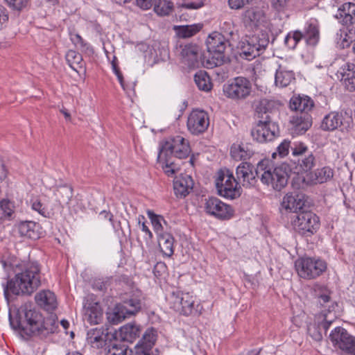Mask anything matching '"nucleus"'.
<instances>
[{"mask_svg":"<svg viewBox=\"0 0 355 355\" xmlns=\"http://www.w3.org/2000/svg\"><path fill=\"white\" fill-rule=\"evenodd\" d=\"M9 322L14 330L18 331L21 336H26L27 338H46L55 333L59 327L56 315L44 317L32 303L21 305L14 314L10 312Z\"/></svg>","mask_w":355,"mask_h":355,"instance_id":"1","label":"nucleus"},{"mask_svg":"<svg viewBox=\"0 0 355 355\" xmlns=\"http://www.w3.org/2000/svg\"><path fill=\"white\" fill-rule=\"evenodd\" d=\"M13 276H8L3 288L8 303L17 297H29L41 286V266L37 261L17 264L12 269Z\"/></svg>","mask_w":355,"mask_h":355,"instance_id":"2","label":"nucleus"},{"mask_svg":"<svg viewBox=\"0 0 355 355\" xmlns=\"http://www.w3.org/2000/svg\"><path fill=\"white\" fill-rule=\"evenodd\" d=\"M114 283L116 288L121 290L119 293L121 302L116 304L112 309V325L121 323L141 309V300L133 297L135 292L140 291L137 288L131 275L116 271Z\"/></svg>","mask_w":355,"mask_h":355,"instance_id":"3","label":"nucleus"},{"mask_svg":"<svg viewBox=\"0 0 355 355\" xmlns=\"http://www.w3.org/2000/svg\"><path fill=\"white\" fill-rule=\"evenodd\" d=\"M291 171V168L288 164L283 163L273 167L270 166L268 159L260 161L255 168L256 175L261 182L267 186H271L274 190L278 191L288 184Z\"/></svg>","mask_w":355,"mask_h":355,"instance_id":"4","label":"nucleus"},{"mask_svg":"<svg viewBox=\"0 0 355 355\" xmlns=\"http://www.w3.org/2000/svg\"><path fill=\"white\" fill-rule=\"evenodd\" d=\"M291 110L299 112L290 120L293 133L304 134L312 125L313 119L309 112L314 107L313 101L308 96H293L289 103Z\"/></svg>","mask_w":355,"mask_h":355,"instance_id":"5","label":"nucleus"},{"mask_svg":"<svg viewBox=\"0 0 355 355\" xmlns=\"http://www.w3.org/2000/svg\"><path fill=\"white\" fill-rule=\"evenodd\" d=\"M269 44V34L261 31L252 35H246L239 42L236 48L242 59L252 60L260 55Z\"/></svg>","mask_w":355,"mask_h":355,"instance_id":"6","label":"nucleus"},{"mask_svg":"<svg viewBox=\"0 0 355 355\" xmlns=\"http://www.w3.org/2000/svg\"><path fill=\"white\" fill-rule=\"evenodd\" d=\"M206 46L209 53L207 60L208 68L221 66L230 61L226 55V50L230 46L222 33L214 31L209 34L206 40Z\"/></svg>","mask_w":355,"mask_h":355,"instance_id":"7","label":"nucleus"},{"mask_svg":"<svg viewBox=\"0 0 355 355\" xmlns=\"http://www.w3.org/2000/svg\"><path fill=\"white\" fill-rule=\"evenodd\" d=\"M353 123L351 110L333 111L325 115L320 123V128L324 131L332 132L340 128L341 131H348Z\"/></svg>","mask_w":355,"mask_h":355,"instance_id":"8","label":"nucleus"},{"mask_svg":"<svg viewBox=\"0 0 355 355\" xmlns=\"http://www.w3.org/2000/svg\"><path fill=\"white\" fill-rule=\"evenodd\" d=\"M295 231L304 237H311L320 227V218L311 211L304 210L295 216L293 221Z\"/></svg>","mask_w":355,"mask_h":355,"instance_id":"9","label":"nucleus"},{"mask_svg":"<svg viewBox=\"0 0 355 355\" xmlns=\"http://www.w3.org/2000/svg\"><path fill=\"white\" fill-rule=\"evenodd\" d=\"M297 274L306 279H315L327 270V263L320 259L301 257L295 262Z\"/></svg>","mask_w":355,"mask_h":355,"instance_id":"10","label":"nucleus"},{"mask_svg":"<svg viewBox=\"0 0 355 355\" xmlns=\"http://www.w3.org/2000/svg\"><path fill=\"white\" fill-rule=\"evenodd\" d=\"M224 95L234 101L246 99L251 94V81L243 76H237L229 80L223 87Z\"/></svg>","mask_w":355,"mask_h":355,"instance_id":"11","label":"nucleus"},{"mask_svg":"<svg viewBox=\"0 0 355 355\" xmlns=\"http://www.w3.org/2000/svg\"><path fill=\"white\" fill-rule=\"evenodd\" d=\"M279 134V125L273 122L272 117H265L259 120L251 129L250 135L254 141L258 143H266L272 141Z\"/></svg>","mask_w":355,"mask_h":355,"instance_id":"12","label":"nucleus"},{"mask_svg":"<svg viewBox=\"0 0 355 355\" xmlns=\"http://www.w3.org/2000/svg\"><path fill=\"white\" fill-rule=\"evenodd\" d=\"M329 339L340 355H355V336L345 328L335 327L329 334Z\"/></svg>","mask_w":355,"mask_h":355,"instance_id":"13","label":"nucleus"},{"mask_svg":"<svg viewBox=\"0 0 355 355\" xmlns=\"http://www.w3.org/2000/svg\"><path fill=\"white\" fill-rule=\"evenodd\" d=\"M191 152L189 143L183 137L177 135L169 138L159 148L158 159L162 155L173 156L178 159L187 158Z\"/></svg>","mask_w":355,"mask_h":355,"instance_id":"14","label":"nucleus"},{"mask_svg":"<svg viewBox=\"0 0 355 355\" xmlns=\"http://www.w3.org/2000/svg\"><path fill=\"white\" fill-rule=\"evenodd\" d=\"M141 333V327L136 323H128L112 332V352L120 353L121 343H132Z\"/></svg>","mask_w":355,"mask_h":355,"instance_id":"15","label":"nucleus"},{"mask_svg":"<svg viewBox=\"0 0 355 355\" xmlns=\"http://www.w3.org/2000/svg\"><path fill=\"white\" fill-rule=\"evenodd\" d=\"M204 207L207 214L220 220H229L234 214V209L232 206L224 203L216 197L205 199Z\"/></svg>","mask_w":355,"mask_h":355,"instance_id":"16","label":"nucleus"},{"mask_svg":"<svg viewBox=\"0 0 355 355\" xmlns=\"http://www.w3.org/2000/svg\"><path fill=\"white\" fill-rule=\"evenodd\" d=\"M108 327L101 329L94 328L87 331V339L88 342L98 349H102L103 351L100 352L101 354L110 355L111 352V338L110 337V332Z\"/></svg>","mask_w":355,"mask_h":355,"instance_id":"17","label":"nucleus"},{"mask_svg":"<svg viewBox=\"0 0 355 355\" xmlns=\"http://www.w3.org/2000/svg\"><path fill=\"white\" fill-rule=\"evenodd\" d=\"M209 125L208 114L204 110H193L187 119V128L189 132L194 135H198L207 130Z\"/></svg>","mask_w":355,"mask_h":355,"instance_id":"18","label":"nucleus"},{"mask_svg":"<svg viewBox=\"0 0 355 355\" xmlns=\"http://www.w3.org/2000/svg\"><path fill=\"white\" fill-rule=\"evenodd\" d=\"M241 19L246 28L254 30L266 23L267 17L262 8L254 6L246 9L243 12Z\"/></svg>","mask_w":355,"mask_h":355,"instance_id":"19","label":"nucleus"},{"mask_svg":"<svg viewBox=\"0 0 355 355\" xmlns=\"http://www.w3.org/2000/svg\"><path fill=\"white\" fill-rule=\"evenodd\" d=\"M307 196L302 192L293 191L287 193L283 198L282 206L286 211L297 214L306 207Z\"/></svg>","mask_w":355,"mask_h":355,"instance_id":"20","label":"nucleus"},{"mask_svg":"<svg viewBox=\"0 0 355 355\" xmlns=\"http://www.w3.org/2000/svg\"><path fill=\"white\" fill-rule=\"evenodd\" d=\"M83 307L87 320L91 324H97L102 321L103 311L94 295L85 297Z\"/></svg>","mask_w":355,"mask_h":355,"instance_id":"21","label":"nucleus"},{"mask_svg":"<svg viewBox=\"0 0 355 355\" xmlns=\"http://www.w3.org/2000/svg\"><path fill=\"white\" fill-rule=\"evenodd\" d=\"M156 333L157 331L153 327L148 328L135 345L133 355H156L152 352L156 341Z\"/></svg>","mask_w":355,"mask_h":355,"instance_id":"22","label":"nucleus"},{"mask_svg":"<svg viewBox=\"0 0 355 355\" xmlns=\"http://www.w3.org/2000/svg\"><path fill=\"white\" fill-rule=\"evenodd\" d=\"M223 181H224V173L222 171H218L215 184L219 196L229 200H234L241 196L242 189L239 183L223 186Z\"/></svg>","mask_w":355,"mask_h":355,"instance_id":"23","label":"nucleus"},{"mask_svg":"<svg viewBox=\"0 0 355 355\" xmlns=\"http://www.w3.org/2000/svg\"><path fill=\"white\" fill-rule=\"evenodd\" d=\"M254 166L249 162H242L236 170V174L239 180H242V184L245 187H250L255 185L257 182L255 171H253Z\"/></svg>","mask_w":355,"mask_h":355,"instance_id":"24","label":"nucleus"},{"mask_svg":"<svg viewBox=\"0 0 355 355\" xmlns=\"http://www.w3.org/2000/svg\"><path fill=\"white\" fill-rule=\"evenodd\" d=\"M194 182L191 176L187 174L176 177L173 181V189L178 198H185L192 190Z\"/></svg>","mask_w":355,"mask_h":355,"instance_id":"25","label":"nucleus"},{"mask_svg":"<svg viewBox=\"0 0 355 355\" xmlns=\"http://www.w3.org/2000/svg\"><path fill=\"white\" fill-rule=\"evenodd\" d=\"M338 78L343 82L346 89L349 92L355 91V64L350 62L345 63L337 73Z\"/></svg>","mask_w":355,"mask_h":355,"instance_id":"26","label":"nucleus"},{"mask_svg":"<svg viewBox=\"0 0 355 355\" xmlns=\"http://www.w3.org/2000/svg\"><path fill=\"white\" fill-rule=\"evenodd\" d=\"M37 304L49 313L57 309L58 303L54 293L47 290L42 291L35 295Z\"/></svg>","mask_w":355,"mask_h":355,"instance_id":"27","label":"nucleus"},{"mask_svg":"<svg viewBox=\"0 0 355 355\" xmlns=\"http://www.w3.org/2000/svg\"><path fill=\"white\" fill-rule=\"evenodd\" d=\"M335 17L343 25L349 26L355 23V3L346 2L338 9Z\"/></svg>","mask_w":355,"mask_h":355,"instance_id":"28","label":"nucleus"},{"mask_svg":"<svg viewBox=\"0 0 355 355\" xmlns=\"http://www.w3.org/2000/svg\"><path fill=\"white\" fill-rule=\"evenodd\" d=\"M291 161L294 164H297L295 166L297 173H306L307 175L311 174V170L315 166V157L312 151L309 150L303 155V157H298V159H292Z\"/></svg>","mask_w":355,"mask_h":355,"instance_id":"29","label":"nucleus"},{"mask_svg":"<svg viewBox=\"0 0 355 355\" xmlns=\"http://www.w3.org/2000/svg\"><path fill=\"white\" fill-rule=\"evenodd\" d=\"M278 111L275 101L263 98L255 103L254 115L259 120H264L265 117H271L270 114Z\"/></svg>","mask_w":355,"mask_h":355,"instance_id":"30","label":"nucleus"},{"mask_svg":"<svg viewBox=\"0 0 355 355\" xmlns=\"http://www.w3.org/2000/svg\"><path fill=\"white\" fill-rule=\"evenodd\" d=\"M304 40L306 44L315 46L320 39L319 26L316 21L307 22L302 31Z\"/></svg>","mask_w":355,"mask_h":355,"instance_id":"31","label":"nucleus"},{"mask_svg":"<svg viewBox=\"0 0 355 355\" xmlns=\"http://www.w3.org/2000/svg\"><path fill=\"white\" fill-rule=\"evenodd\" d=\"M200 48L196 44H189L185 45L181 51L184 62L189 67H195L199 62Z\"/></svg>","mask_w":355,"mask_h":355,"instance_id":"32","label":"nucleus"},{"mask_svg":"<svg viewBox=\"0 0 355 355\" xmlns=\"http://www.w3.org/2000/svg\"><path fill=\"white\" fill-rule=\"evenodd\" d=\"M159 247L161 252L166 257H171L174 253L175 239L171 233L164 232L157 235Z\"/></svg>","mask_w":355,"mask_h":355,"instance_id":"33","label":"nucleus"},{"mask_svg":"<svg viewBox=\"0 0 355 355\" xmlns=\"http://www.w3.org/2000/svg\"><path fill=\"white\" fill-rule=\"evenodd\" d=\"M17 228L19 235L22 237H26L32 240H37L40 237L38 231L39 225L35 222H21L19 223Z\"/></svg>","mask_w":355,"mask_h":355,"instance_id":"34","label":"nucleus"},{"mask_svg":"<svg viewBox=\"0 0 355 355\" xmlns=\"http://www.w3.org/2000/svg\"><path fill=\"white\" fill-rule=\"evenodd\" d=\"M293 80H295V73L291 70H287L285 67L279 65L276 70L275 82L276 85L285 87L288 86Z\"/></svg>","mask_w":355,"mask_h":355,"instance_id":"35","label":"nucleus"},{"mask_svg":"<svg viewBox=\"0 0 355 355\" xmlns=\"http://www.w3.org/2000/svg\"><path fill=\"white\" fill-rule=\"evenodd\" d=\"M202 27V24L199 23L193 24L191 25L175 26L174 30L180 38H188L195 35L198 32H200Z\"/></svg>","mask_w":355,"mask_h":355,"instance_id":"36","label":"nucleus"},{"mask_svg":"<svg viewBox=\"0 0 355 355\" xmlns=\"http://www.w3.org/2000/svg\"><path fill=\"white\" fill-rule=\"evenodd\" d=\"M230 153L232 157L236 159L245 160L254 155V150L248 145H234L231 147Z\"/></svg>","mask_w":355,"mask_h":355,"instance_id":"37","label":"nucleus"},{"mask_svg":"<svg viewBox=\"0 0 355 355\" xmlns=\"http://www.w3.org/2000/svg\"><path fill=\"white\" fill-rule=\"evenodd\" d=\"M194 80L200 90L209 92L212 87L211 78L205 71L200 70L194 75Z\"/></svg>","mask_w":355,"mask_h":355,"instance_id":"38","label":"nucleus"},{"mask_svg":"<svg viewBox=\"0 0 355 355\" xmlns=\"http://www.w3.org/2000/svg\"><path fill=\"white\" fill-rule=\"evenodd\" d=\"M334 176V171L329 166H324L321 168H318L314 173H311L310 178L312 181H315L317 183H324L331 180Z\"/></svg>","mask_w":355,"mask_h":355,"instance_id":"39","label":"nucleus"},{"mask_svg":"<svg viewBox=\"0 0 355 355\" xmlns=\"http://www.w3.org/2000/svg\"><path fill=\"white\" fill-rule=\"evenodd\" d=\"M229 28L223 29L222 35L225 37L226 43L228 44L230 49H232L240 38L239 31L234 26H230L227 24Z\"/></svg>","mask_w":355,"mask_h":355,"instance_id":"40","label":"nucleus"},{"mask_svg":"<svg viewBox=\"0 0 355 355\" xmlns=\"http://www.w3.org/2000/svg\"><path fill=\"white\" fill-rule=\"evenodd\" d=\"M194 302L191 295L189 293H184L181 302L182 309H180L179 313L187 316L191 315L194 311L197 312V310L194 309Z\"/></svg>","mask_w":355,"mask_h":355,"instance_id":"41","label":"nucleus"},{"mask_svg":"<svg viewBox=\"0 0 355 355\" xmlns=\"http://www.w3.org/2000/svg\"><path fill=\"white\" fill-rule=\"evenodd\" d=\"M154 11L160 16L168 15L173 9V3L168 0H156Z\"/></svg>","mask_w":355,"mask_h":355,"instance_id":"42","label":"nucleus"},{"mask_svg":"<svg viewBox=\"0 0 355 355\" xmlns=\"http://www.w3.org/2000/svg\"><path fill=\"white\" fill-rule=\"evenodd\" d=\"M55 195L60 202L68 204L73 196V189L67 184L59 186L56 189Z\"/></svg>","mask_w":355,"mask_h":355,"instance_id":"43","label":"nucleus"},{"mask_svg":"<svg viewBox=\"0 0 355 355\" xmlns=\"http://www.w3.org/2000/svg\"><path fill=\"white\" fill-rule=\"evenodd\" d=\"M65 58L67 63L73 69L76 70L75 66L80 68L83 67V56L78 52L73 50H69Z\"/></svg>","mask_w":355,"mask_h":355,"instance_id":"44","label":"nucleus"},{"mask_svg":"<svg viewBox=\"0 0 355 355\" xmlns=\"http://www.w3.org/2000/svg\"><path fill=\"white\" fill-rule=\"evenodd\" d=\"M147 214L153 226L154 230L155 231L157 234L158 235L159 233L164 232V227L162 225V221H163L165 225H166V222L164 220V217L162 216L161 215H157L155 214L151 210H148L147 211Z\"/></svg>","mask_w":355,"mask_h":355,"instance_id":"45","label":"nucleus"},{"mask_svg":"<svg viewBox=\"0 0 355 355\" xmlns=\"http://www.w3.org/2000/svg\"><path fill=\"white\" fill-rule=\"evenodd\" d=\"M13 205L10 200L3 199L0 201V220L9 218L14 213Z\"/></svg>","mask_w":355,"mask_h":355,"instance_id":"46","label":"nucleus"},{"mask_svg":"<svg viewBox=\"0 0 355 355\" xmlns=\"http://www.w3.org/2000/svg\"><path fill=\"white\" fill-rule=\"evenodd\" d=\"M184 293L180 291H173L168 297L171 308L179 312L181 308L182 297Z\"/></svg>","mask_w":355,"mask_h":355,"instance_id":"47","label":"nucleus"},{"mask_svg":"<svg viewBox=\"0 0 355 355\" xmlns=\"http://www.w3.org/2000/svg\"><path fill=\"white\" fill-rule=\"evenodd\" d=\"M291 153L293 157V159H298V157H303L304 154L309 153V150L306 144L302 142H295L291 146Z\"/></svg>","mask_w":355,"mask_h":355,"instance_id":"48","label":"nucleus"},{"mask_svg":"<svg viewBox=\"0 0 355 355\" xmlns=\"http://www.w3.org/2000/svg\"><path fill=\"white\" fill-rule=\"evenodd\" d=\"M318 322L310 323L307 326V333L313 340L319 342L322 340V332Z\"/></svg>","mask_w":355,"mask_h":355,"instance_id":"49","label":"nucleus"},{"mask_svg":"<svg viewBox=\"0 0 355 355\" xmlns=\"http://www.w3.org/2000/svg\"><path fill=\"white\" fill-rule=\"evenodd\" d=\"M7 6L14 11L20 12L27 7L29 0H4Z\"/></svg>","mask_w":355,"mask_h":355,"instance_id":"50","label":"nucleus"},{"mask_svg":"<svg viewBox=\"0 0 355 355\" xmlns=\"http://www.w3.org/2000/svg\"><path fill=\"white\" fill-rule=\"evenodd\" d=\"M291 0H271V7L279 14H284L288 10Z\"/></svg>","mask_w":355,"mask_h":355,"instance_id":"51","label":"nucleus"},{"mask_svg":"<svg viewBox=\"0 0 355 355\" xmlns=\"http://www.w3.org/2000/svg\"><path fill=\"white\" fill-rule=\"evenodd\" d=\"M165 156V166H163V169L164 173L169 177H172L177 171L179 170V168L177 165L172 161H171V156Z\"/></svg>","mask_w":355,"mask_h":355,"instance_id":"52","label":"nucleus"},{"mask_svg":"<svg viewBox=\"0 0 355 355\" xmlns=\"http://www.w3.org/2000/svg\"><path fill=\"white\" fill-rule=\"evenodd\" d=\"M289 148H291V141L285 139L277 146V152L273 153L272 157L275 158L278 154L279 157H284L288 154Z\"/></svg>","mask_w":355,"mask_h":355,"instance_id":"53","label":"nucleus"},{"mask_svg":"<svg viewBox=\"0 0 355 355\" xmlns=\"http://www.w3.org/2000/svg\"><path fill=\"white\" fill-rule=\"evenodd\" d=\"M112 71L117 76V78L123 89H125L123 74L118 66L116 56L112 57Z\"/></svg>","mask_w":355,"mask_h":355,"instance_id":"54","label":"nucleus"},{"mask_svg":"<svg viewBox=\"0 0 355 355\" xmlns=\"http://www.w3.org/2000/svg\"><path fill=\"white\" fill-rule=\"evenodd\" d=\"M218 171H222L224 173V181H223V186L234 184V183H239L236 179L234 178L232 171L227 168L220 169Z\"/></svg>","mask_w":355,"mask_h":355,"instance_id":"55","label":"nucleus"},{"mask_svg":"<svg viewBox=\"0 0 355 355\" xmlns=\"http://www.w3.org/2000/svg\"><path fill=\"white\" fill-rule=\"evenodd\" d=\"M32 201V209L36 211H37L40 214L44 217H48L49 212L46 211V209L43 207L42 203L38 199H35Z\"/></svg>","mask_w":355,"mask_h":355,"instance_id":"56","label":"nucleus"},{"mask_svg":"<svg viewBox=\"0 0 355 355\" xmlns=\"http://www.w3.org/2000/svg\"><path fill=\"white\" fill-rule=\"evenodd\" d=\"M322 288L324 289L323 293L318 295V302L321 306H324V304L329 302L331 300L330 291L326 287Z\"/></svg>","mask_w":355,"mask_h":355,"instance_id":"57","label":"nucleus"},{"mask_svg":"<svg viewBox=\"0 0 355 355\" xmlns=\"http://www.w3.org/2000/svg\"><path fill=\"white\" fill-rule=\"evenodd\" d=\"M9 15L7 9L3 6H0V30L3 28V25L8 21Z\"/></svg>","mask_w":355,"mask_h":355,"instance_id":"58","label":"nucleus"},{"mask_svg":"<svg viewBox=\"0 0 355 355\" xmlns=\"http://www.w3.org/2000/svg\"><path fill=\"white\" fill-rule=\"evenodd\" d=\"M155 2L156 0H136L137 6L143 10L150 9Z\"/></svg>","mask_w":355,"mask_h":355,"instance_id":"59","label":"nucleus"},{"mask_svg":"<svg viewBox=\"0 0 355 355\" xmlns=\"http://www.w3.org/2000/svg\"><path fill=\"white\" fill-rule=\"evenodd\" d=\"M204 6L203 0H197L194 2H189L182 4V7L189 10H196L202 8Z\"/></svg>","mask_w":355,"mask_h":355,"instance_id":"60","label":"nucleus"},{"mask_svg":"<svg viewBox=\"0 0 355 355\" xmlns=\"http://www.w3.org/2000/svg\"><path fill=\"white\" fill-rule=\"evenodd\" d=\"M119 351L120 353L112 352V355H132L133 354L126 343H121Z\"/></svg>","mask_w":355,"mask_h":355,"instance_id":"61","label":"nucleus"},{"mask_svg":"<svg viewBox=\"0 0 355 355\" xmlns=\"http://www.w3.org/2000/svg\"><path fill=\"white\" fill-rule=\"evenodd\" d=\"M166 266L164 262H157L153 269V273L156 277H160L162 272L165 270Z\"/></svg>","mask_w":355,"mask_h":355,"instance_id":"62","label":"nucleus"},{"mask_svg":"<svg viewBox=\"0 0 355 355\" xmlns=\"http://www.w3.org/2000/svg\"><path fill=\"white\" fill-rule=\"evenodd\" d=\"M93 288L100 291H104L107 289V282L101 279H96L93 283Z\"/></svg>","mask_w":355,"mask_h":355,"instance_id":"63","label":"nucleus"},{"mask_svg":"<svg viewBox=\"0 0 355 355\" xmlns=\"http://www.w3.org/2000/svg\"><path fill=\"white\" fill-rule=\"evenodd\" d=\"M289 33L291 35V37H293V39L294 40V42H295L296 45H297V44L302 40L304 39L302 31H291V32H289Z\"/></svg>","mask_w":355,"mask_h":355,"instance_id":"64","label":"nucleus"}]
</instances>
